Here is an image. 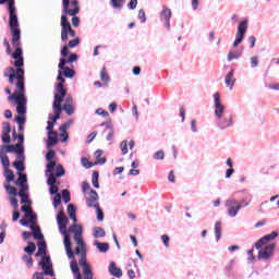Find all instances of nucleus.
Listing matches in <instances>:
<instances>
[{
    "mask_svg": "<svg viewBox=\"0 0 279 279\" xmlns=\"http://www.w3.org/2000/svg\"><path fill=\"white\" fill-rule=\"evenodd\" d=\"M96 209V214H97V221H102L104 220V210H101V207H99V205H96V207H94Z\"/></svg>",
    "mask_w": 279,
    "mask_h": 279,
    "instance_id": "nucleus-53",
    "label": "nucleus"
},
{
    "mask_svg": "<svg viewBox=\"0 0 279 279\" xmlns=\"http://www.w3.org/2000/svg\"><path fill=\"white\" fill-rule=\"evenodd\" d=\"M123 1L124 0H111L112 8L121 10V8H123Z\"/></svg>",
    "mask_w": 279,
    "mask_h": 279,
    "instance_id": "nucleus-54",
    "label": "nucleus"
},
{
    "mask_svg": "<svg viewBox=\"0 0 279 279\" xmlns=\"http://www.w3.org/2000/svg\"><path fill=\"white\" fill-rule=\"evenodd\" d=\"M109 274L114 278H121L123 276V270L117 267V263L110 262L109 264Z\"/></svg>",
    "mask_w": 279,
    "mask_h": 279,
    "instance_id": "nucleus-19",
    "label": "nucleus"
},
{
    "mask_svg": "<svg viewBox=\"0 0 279 279\" xmlns=\"http://www.w3.org/2000/svg\"><path fill=\"white\" fill-rule=\"evenodd\" d=\"M58 131H50L48 132V138L46 140V147L47 149H51V147H56L58 145Z\"/></svg>",
    "mask_w": 279,
    "mask_h": 279,
    "instance_id": "nucleus-16",
    "label": "nucleus"
},
{
    "mask_svg": "<svg viewBox=\"0 0 279 279\" xmlns=\"http://www.w3.org/2000/svg\"><path fill=\"white\" fill-rule=\"evenodd\" d=\"M31 230L36 241H44L45 235H43V231H40V227L31 226Z\"/></svg>",
    "mask_w": 279,
    "mask_h": 279,
    "instance_id": "nucleus-24",
    "label": "nucleus"
},
{
    "mask_svg": "<svg viewBox=\"0 0 279 279\" xmlns=\"http://www.w3.org/2000/svg\"><path fill=\"white\" fill-rule=\"evenodd\" d=\"M15 121H16L17 125H25V122L27 121V119L23 116H17L15 118Z\"/></svg>",
    "mask_w": 279,
    "mask_h": 279,
    "instance_id": "nucleus-63",
    "label": "nucleus"
},
{
    "mask_svg": "<svg viewBox=\"0 0 279 279\" xmlns=\"http://www.w3.org/2000/svg\"><path fill=\"white\" fill-rule=\"evenodd\" d=\"M17 175L19 178L14 181V184L17 186H21V184H27V174L19 172Z\"/></svg>",
    "mask_w": 279,
    "mask_h": 279,
    "instance_id": "nucleus-29",
    "label": "nucleus"
},
{
    "mask_svg": "<svg viewBox=\"0 0 279 279\" xmlns=\"http://www.w3.org/2000/svg\"><path fill=\"white\" fill-rule=\"evenodd\" d=\"M39 265L41 266V269H44L45 276H50V278L56 276V272H53V264L51 263V257L49 255L41 256Z\"/></svg>",
    "mask_w": 279,
    "mask_h": 279,
    "instance_id": "nucleus-9",
    "label": "nucleus"
},
{
    "mask_svg": "<svg viewBox=\"0 0 279 279\" xmlns=\"http://www.w3.org/2000/svg\"><path fill=\"white\" fill-rule=\"evenodd\" d=\"M63 5V13L69 14L70 16H76V14H80V8L76 9H70L71 0H62Z\"/></svg>",
    "mask_w": 279,
    "mask_h": 279,
    "instance_id": "nucleus-17",
    "label": "nucleus"
},
{
    "mask_svg": "<svg viewBox=\"0 0 279 279\" xmlns=\"http://www.w3.org/2000/svg\"><path fill=\"white\" fill-rule=\"evenodd\" d=\"M95 247L100 252V254H106L107 252H110V244L107 242H99L98 240L94 241Z\"/></svg>",
    "mask_w": 279,
    "mask_h": 279,
    "instance_id": "nucleus-20",
    "label": "nucleus"
},
{
    "mask_svg": "<svg viewBox=\"0 0 279 279\" xmlns=\"http://www.w3.org/2000/svg\"><path fill=\"white\" fill-rule=\"evenodd\" d=\"M14 154L17 155V160L25 161V147L15 148Z\"/></svg>",
    "mask_w": 279,
    "mask_h": 279,
    "instance_id": "nucleus-37",
    "label": "nucleus"
},
{
    "mask_svg": "<svg viewBox=\"0 0 279 279\" xmlns=\"http://www.w3.org/2000/svg\"><path fill=\"white\" fill-rule=\"evenodd\" d=\"M236 82V78H234V69H231L225 78V84L230 90L234 87V83Z\"/></svg>",
    "mask_w": 279,
    "mask_h": 279,
    "instance_id": "nucleus-18",
    "label": "nucleus"
},
{
    "mask_svg": "<svg viewBox=\"0 0 279 279\" xmlns=\"http://www.w3.org/2000/svg\"><path fill=\"white\" fill-rule=\"evenodd\" d=\"M60 204H62V194H57L53 197L52 205L54 208H58V206H60Z\"/></svg>",
    "mask_w": 279,
    "mask_h": 279,
    "instance_id": "nucleus-51",
    "label": "nucleus"
},
{
    "mask_svg": "<svg viewBox=\"0 0 279 279\" xmlns=\"http://www.w3.org/2000/svg\"><path fill=\"white\" fill-rule=\"evenodd\" d=\"M24 252L32 256L36 252V244L34 242H28V245L24 247Z\"/></svg>",
    "mask_w": 279,
    "mask_h": 279,
    "instance_id": "nucleus-34",
    "label": "nucleus"
},
{
    "mask_svg": "<svg viewBox=\"0 0 279 279\" xmlns=\"http://www.w3.org/2000/svg\"><path fill=\"white\" fill-rule=\"evenodd\" d=\"M58 191H60L58 185H50V187H49L50 195H60V193H58Z\"/></svg>",
    "mask_w": 279,
    "mask_h": 279,
    "instance_id": "nucleus-62",
    "label": "nucleus"
},
{
    "mask_svg": "<svg viewBox=\"0 0 279 279\" xmlns=\"http://www.w3.org/2000/svg\"><path fill=\"white\" fill-rule=\"evenodd\" d=\"M258 57L257 56H254L251 58V68L252 69H256V66H258Z\"/></svg>",
    "mask_w": 279,
    "mask_h": 279,
    "instance_id": "nucleus-64",
    "label": "nucleus"
},
{
    "mask_svg": "<svg viewBox=\"0 0 279 279\" xmlns=\"http://www.w3.org/2000/svg\"><path fill=\"white\" fill-rule=\"evenodd\" d=\"M71 125H73V120H69L65 123H63L59 130L60 132H66V130H69V128H71Z\"/></svg>",
    "mask_w": 279,
    "mask_h": 279,
    "instance_id": "nucleus-55",
    "label": "nucleus"
},
{
    "mask_svg": "<svg viewBox=\"0 0 279 279\" xmlns=\"http://www.w3.org/2000/svg\"><path fill=\"white\" fill-rule=\"evenodd\" d=\"M47 179V184L48 186H56V183L58 182V180H56V178H58L54 173H50L48 175H46Z\"/></svg>",
    "mask_w": 279,
    "mask_h": 279,
    "instance_id": "nucleus-44",
    "label": "nucleus"
},
{
    "mask_svg": "<svg viewBox=\"0 0 279 279\" xmlns=\"http://www.w3.org/2000/svg\"><path fill=\"white\" fill-rule=\"evenodd\" d=\"M4 169V178L7 182H14V171L10 170V161L7 165H2Z\"/></svg>",
    "mask_w": 279,
    "mask_h": 279,
    "instance_id": "nucleus-22",
    "label": "nucleus"
},
{
    "mask_svg": "<svg viewBox=\"0 0 279 279\" xmlns=\"http://www.w3.org/2000/svg\"><path fill=\"white\" fill-rule=\"evenodd\" d=\"M69 232H71L74 235L82 234V226L80 225H72L69 227Z\"/></svg>",
    "mask_w": 279,
    "mask_h": 279,
    "instance_id": "nucleus-33",
    "label": "nucleus"
},
{
    "mask_svg": "<svg viewBox=\"0 0 279 279\" xmlns=\"http://www.w3.org/2000/svg\"><path fill=\"white\" fill-rule=\"evenodd\" d=\"M76 213H77V208H75V205H73V204L68 205V214H69V216L76 215Z\"/></svg>",
    "mask_w": 279,
    "mask_h": 279,
    "instance_id": "nucleus-61",
    "label": "nucleus"
},
{
    "mask_svg": "<svg viewBox=\"0 0 279 279\" xmlns=\"http://www.w3.org/2000/svg\"><path fill=\"white\" fill-rule=\"evenodd\" d=\"M4 189L9 193V195H13L14 197H16V195H19V190H16V187H14L10 184H5Z\"/></svg>",
    "mask_w": 279,
    "mask_h": 279,
    "instance_id": "nucleus-43",
    "label": "nucleus"
},
{
    "mask_svg": "<svg viewBox=\"0 0 279 279\" xmlns=\"http://www.w3.org/2000/svg\"><path fill=\"white\" fill-rule=\"evenodd\" d=\"M9 27L11 31L13 47L21 45V28H19V16L16 15V8L14 7V0L9 2Z\"/></svg>",
    "mask_w": 279,
    "mask_h": 279,
    "instance_id": "nucleus-2",
    "label": "nucleus"
},
{
    "mask_svg": "<svg viewBox=\"0 0 279 279\" xmlns=\"http://www.w3.org/2000/svg\"><path fill=\"white\" fill-rule=\"evenodd\" d=\"M16 151V146L12 144H4L0 146V162L1 165H8L10 162V157L8 154H14Z\"/></svg>",
    "mask_w": 279,
    "mask_h": 279,
    "instance_id": "nucleus-8",
    "label": "nucleus"
},
{
    "mask_svg": "<svg viewBox=\"0 0 279 279\" xmlns=\"http://www.w3.org/2000/svg\"><path fill=\"white\" fill-rule=\"evenodd\" d=\"M13 138L16 141L17 138V144L15 145L16 148L23 147V144L25 143V136L23 134H16V130H13Z\"/></svg>",
    "mask_w": 279,
    "mask_h": 279,
    "instance_id": "nucleus-26",
    "label": "nucleus"
},
{
    "mask_svg": "<svg viewBox=\"0 0 279 279\" xmlns=\"http://www.w3.org/2000/svg\"><path fill=\"white\" fill-rule=\"evenodd\" d=\"M61 195L64 204H69V202H71V191L64 189L61 191Z\"/></svg>",
    "mask_w": 279,
    "mask_h": 279,
    "instance_id": "nucleus-40",
    "label": "nucleus"
},
{
    "mask_svg": "<svg viewBox=\"0 0 279 279\" xmlns=\"http://www.w3.org/2000/svg\"><path fill=\"white\" fill-rule=\"evenodd\" d=\"M66 174V170H64V166H62L61 163H59L57 167H56V173L54 175L57 178H62L63 175Z\"/></svg>",
    "mask_w": 279,
    "mask_h": 279,
    "instance_id": "nucleus-35",
    "label": "nucleus"
},
{
    "mask_svg": "<svg viewBox=\"0 0 279 279\" xmlns=\"http://www.w3.org/2000/svg\"><path fill=\"white\" fill-rule=\"evenodd\" d=\"M71 27V22H69V17H66V13L63 12L61 15V29H68Z\"/></svg>",
    "mask_w": 279,
    "mask_h": 279,
    "instance_id": "nucleus-32",
    "label": "nucleus"
},
{
    "mask_svg": "<svg viewBox=\"0 0 279 279\" xmlns=\"http://www.w3.org/2000/svg\"><path fill=\"white\" fill-rule=\"evenodd\" d=\"M137 19H140L141 23H146L147 16L145 15V10L141 9L138 11Z\"/></svg>",
    "mask_w": 279,
    "mask_h": 279,
    "instance_id": "nucleus-60",
    "label": "nucleus"
},
{
    "mask_svg": "<svg viewBox=\"0 0 279 279\" xmlns=\"http://www.w3.org/2000/svg\"><path fill=\"white\" fill-rule=\"evenodd\" d=\"M9 101H15L16 106V112L19 117H24V114H27V97H25V92L22 94L13 93L8 97Z\"/></svg>",
    "mask_w": 279,
    "mask_h": 279,
    "instance_id": "nucleus-5",
    "label": "nucleus"
},
{
    "mask_svg": "<svg viewBox=\"0 0 279 279\" xmlns=\"http://www.w3.org/2000/svg\"><path fill=\"white\" fill-rule=\"evenodd\" d=\"M77 45H80V37L70 40L68 47H70V49H75Z\"/></svg>",
    "mask_w": 279,
    "mask_h": 279,
    "instance_id": "nucleus-57",
    "label": "nucleus"
},
{
    "mask_svg": "<svg viewBox=\"0 0 279 279\" xmlns=\"http://www.w3.org/2000/svg\"><path fill=\"white\" fill-rule=\"evenodd\" d=\"M214 108L216 125L219 130H228V128L234 125V117H232V113L226 112V106L221 104V95L219 93L214 94Z\"/></svg>",
    "mask_w": 279,
    "mask_h": 279,
    "instance_id": "nucleus-1",
    "label": "nucleus"
},
{
    "mask_svg": "<svg viewBox=\"0 0 279 279\" xmlns=\"http://www.w3.org/2000/svg\"><path fill=\"white\" fill-rule=\"evenodd\" d=\"M62 101L63 100H59L58 98L53 100L52 102V109L54 114L49 113L48 119L49 121H51V123H54L58 121V119H60L61 114H62Z\"/></svg>",
    "mask_w": 279,
    "mask_h": 279,
    "instance_id": "nucleus-10",
    "label": "nucleus"
},
{
    "mask_svg": "<svg viewBox=\"0 0 279 279\" xmlns=\"http://www.w3.org/2000/svg\"><path fill=\"white\" fill-rule=\"evenodd\" d=\"M74 241L77 243V245L81 246L82 250H86V244H84V239H82V234L74 235Z\"/></svg>",
    "mask_w": 279,
    "mask_h": 279,
    "instance_id": "nucleus-47",
    "label": "nucleus"
},
{
    "mask_svg": "<svg viewBox=\"0 0 279 279\" xmlns=\"http://www.w3.org/2000/svg\"><path fill=\"white\" fill-rule=\"evenodd\" d=\"M244 38H245V35L236 33L235 40L233 41V47L234 48L239 47L243 43Z\"/></svg>",
    "mask_w": 279,
    "mask_h": 279,
    "instance_id": "nucleus-45",
    "label": "nucleus"
},
{
    "mask_svg": "<svg viewBox=\"0 0 279 279\" xmlns=\"http://www.w3.org/2000/svg\"><path fill=\"white\" fill-rule=\"evenodd\" d=\"M22 213L25 214V219L28 220V223H32L33 226L38 222V216L36 213H34V209L32 207H27V205H23L21 207Z\"/></svg>",
    "mask_w": 279,
    "mask_h": 279,
    "instance_id": "nucleus-13",
    "label": "nucleus"
},
{
    "mask_svg": "<svg viewBox=\"0 0 279 279\" xmlns=\"http://www.w3.org/2000/svg\"><path fill=\"white\" fill-rule=\"evenodd\" d=\"M153 158L155 160H165V151L158 150L157 153L154 154Z\"/></svg>",
    "mask_w": 279,
    "mask_h": 279,
    "instance_id": "nucleus-58",
    "label": "nucleus"
},
{
    "mask_svg": "<svg viewBox=\"0 0 279 279\" xmlns=\"http://www.w3.org/2000/svg\"><path fill=\"white\" fill-rule=\"evenodd\" d=\"M56 158V150L49 148L46 154V160L47 162H54L53 159Z\"/></svg>",
    "mask_w": 279,
    "mask_h": 279,
    "instance_id": "nucleus-46",
    "label": "nucleus"
},
{
    "mask_svg": "<svg viewBox=\"0 0 279 279\" xmlns=\"http://www.w3.org/2000/svg\"><path fill=\"white\" fill-rule=\"evenodd\" d=\"M57 81L59 83H57L56 86H54V90H56L54 99H59L61 101H64V97H66V88H64V83L66 82V80L62 75L61 70L58 71Z\"/></svg>",
    "mask_w": 279,
    "mask_h": 279,
    "instance_id": "nucleus-7",
    "label": "nucleus"
},
{
    "mask_svg": "<svg viewBox=\"0 0 279 279\" xmlns=\"http://www.w3.org/2000/svg\"><path fill=\"white\" fill-rule=\"evenodd\" d=\"M225 206L227 208L228 217L234 218L236 217V215H239V210H241V208H247V206H250V203H245L244 205H242L241 203H239V201H236V198L230 197L226 201Z\"/></svg>",
    "mask_w": 279,
    "mask_h": 279,
    "instance_id": "nucleus-6",
    "label": "nucleus"
},
{
    "mask_svg": "<svg viewBox=\"0 0 279 279\" xmlns=\"http://www.w3.org/2000/svg\"><path fill=\"white\" fill-rule=\"evenodd\" d=\"M56 171V161H48L46 165V175H49Z\"/></svg>",
    "mask_w": 279,
    "mask_h": 279,
    "instance_id": "nucleus-41",
    "label": "nucleus"
},
{
    "mask_svg": "<svg viewBox=\"0 0 279 279\" xmlns=\"http://www.w3.org/2000/svg\"><path fill=\"white\" fill-rule=\"evenodd\" d=\"M22 260L26 263L27 267H34V258H32V255H24Z\"/></svg>",
    "mask_w": 279,
    "mask_h": 279,
    "instance_id": "nucleus-49",
    "label": "nucleus"
},
{
    "mask_svg": "<svg viewBox=\"0 0 279 279\" xmlns=\"http://www.w3.org/2000/svg\"><path fill=\"white\" fill-rule=\"evenodd\" d=\"M106 236V230L101 227H95L94 228V238L95 239H104Z\"/></svg>",
    "mask_w": 279,
    "mask_h": 279,
    "instance_id": "nucleus-30",
    "label": "nucleus"
},
{
    "mask_svg": "<svg viewBox=\"0 0 279 279\" xmlns=\"http://www.w3.org/2000/svg\"><path fill=\"white\" fill-rule=\"evenodd\" d=\"M78 265L81 267L88 265V260L86 259V250H83L81 258L78 259Z\"/></svg>",
    "mask_w": 279,
    "mask_h": 279,
    "instance_id": "nucleus-48",
    "label": "nucleus"
},
{
    "mask_svg": "<svg viewBox=\"0 0 279 279\" xmlns=\"http://www.w3.org/2000/svg\"><path fill=\"white\" fill-rule=\"evenodd\" d=\"M274 250H276V244H267L264 248L258 252L259 260H269L274 254Z\"/></svg>",
    "mask_w": 279,
    "mask_h": 279,
    "instance_id": "nucleus-12",
    "label": "nucleus"
},
{
    "mask_svg": "<svg viewBox=\"0 0 279 279\" xmlns=\"http://www.w3.org/2000/svg\"><path fill=\"white\" fill-rule=\"evenodd\" d=\"M61 40H62V43H66V40H69L68 28H61Z\"/></svg>",
    "mask_w": 279,
    "mask_h": 279,
    "instance_id": "nucleus-56",
    "label": "nucleus"
},
{
    "mask_svg": "<svg viewBox=\"0 0 279 279\" xmlns=\"http://www.w3.org/2000/svg\"><path fill=\"white\" fill-rule=\"evenodd\" d=\"M13 167H14V169H16V171H20V172L25 171V161L15 160L13 162Z\"/></svg>",
    "mask_w": 279,
    "mask_h": 279,
    "instance_id": "nucleus-38",
    "label": "nucleus"
},
{
    "mask_svg": "<svg viewBox=\"0 0 279 279\" xmlns=\"http://www.w3.org/2000/svg\"><path fill=\"white\" fill-rule=\"evenodd\" d=\"M92 184L95 189H99V172H97V171L93 172Z\"/></svg>",
    "mask_w": 279,
    "mask_h": 279,
    "instance_id": "nucleus-39",
    "label": "nucleus"
},
{
    "mask_svg": "<svg viewBox=\"0 0 279 279\" xmlns=\"http://www.w3.org/2000/svg\"><path fill=\"white\" fill-rule=\"evenodd\" d=\"M1 141L2 143H4V145H10V143H12V137L10 136V133H2Z\"/></svg>",
    "mask_w": 279,
    "mask_h": 279,
    "instance_id": "nucleus-50",
    "label": "nucleus"
},
{
    "mask_svg": "<svg viewBox=\"0 0 279 279\" xmlns=\"http://www.w3.org/2000/svg\"><path fill=\"white\" fill-rule=\"evenodd\" d=\"M215 236L217 242L221 240V221L215 223Z\"/></svg>",
    "mask_w": 279,
    "mask_h": 279,
    "instance_id": "nucleus-31",
    "label": "nucleus"
},
{
    "mask_svg": "<svg viewBox=\"0 0 279 279\" xmlns=\"http://www.w3.org/2000/svg\"><path fill=\"white\" fill-rule=\"evenodd\" d=\"M38 245V251L37 253L35 254L36 257H39V256H47V242L45 241H39L37 243Z\"/></svg>",
    "mask_w": 279,
    "mask_h": 279,
    "instance_id": "nucleus-23",
    "label": "nucleus"
},
{
    "mask_svg": "<svg viewBox=\"0 0 279 279\" xmlns=\"http://www.w3.org/2000/svg\"><path fill=\"white\" fill-rule=\"evenodd\" d=\"M171 9L163 5L162 11L160 12V21L163 22V25L168 31L171 29Z\"/></svg>",
    "mask_w": 279,
    "mask_h": 279,
    "instance_id": "nucleus-14",
    "label": "nucleus"
},
{
    "mask_svg": "<svg viewBox=\"0 0 279 279\" xmlns=\"http://www.w3.org/2000/svg\"><path fill=\"white\" fill-rule=\"evenodd\" d=\"M236 34H242V35H244V36H245V34H247V21H246V20L241 21V22L239 23Z\"/></svg>",
    "mask_w": 279,
    "mask_h": 279,
    "instance_id": "nucleus-28",
    "label": "nucleus"
},
{
    "mask_svg": "<svg viewBox=\"0 0 279 279\" xmlns=\"http://www.w3.org/2000/svg\"><path fill=\"white\" fill-rule=\"evenodd\" d=\"M14 47H15V51L14 52L11 51V56L13 60H15L13 64L14 66H16V69H22V66H24L25 64V61L23 59V49L21 48V41H20V45Z\"/></svg>",
    "mask_w": 279,
    "mask_h": 279,
    "instance_id": "nucleus-11",
    "label": "nucleus"
},
{
    "mask_svg": "<svg viewBox=\"0 0 279 279\" xmlns=\"http://www.w3.org/2000/svg\"><path fill=\"white\" fill-rule=\"evenodd\" d=\"M269 241H271V238L269 234H266L255 243L254 247H256V250H260L263 245H266V243H269Z\"/></svg>",
    "mask_w": 279,
    "mask_h": 279,
    "instance_id": "nucleus-25",
    "label": "nucleus"
},
{
    "mask_svg": "<svg viewBox=\"0 0 279 279\" xmlns=\"http://www.w3.org/2000/svg\"><path fill=\"white\" fill-rule=\"evenodd\" d=\"M61 75L68 77L69 80H73V77H75V70H73L69 66L61 69Z\"/></svg>",
    "mask_w": 279,
    "mask_h": 279,
    "instance_id": "nucleus-27",
    "label": "nucleus"
},
{
    "mask_svg": "<svg viewBox=\"0 0 279 279\" xmlns=\"http://www.w3.org/2000/svg\"><path fill=\"white\" fill-rule=\"evenodd\" d=\"M64 110V112L71 117V114H73L75 112V107L73 105H63V107H61V111Z\"/></svg>",
    "mask_w": 279,
    "mask_h": 279,
    "instance_id": "nucleus-42",
    "label": "nucleus"
},
{
    "mask_svg": "<svg viewBox=\"0 0 279 279\" xmlns=\"http://www.w3.org/2000/svg\"><path fill=\"white\" fill-rule=\"evenodd\" d=\"M70 269H71L72 274H74V279H84L82 277V272H80V266L77 265V260L73 259L70 263Z\"/></svg>",
    "mask_w": 279,
    "mask_h": 279,
    "instance_id": "nucleus-21",
    "label": "nucleus"
},
{
    "mask_svg": "<svg viewBox=\"0 0 279 279\" xmlns=\"http://www.w3.org/2000/svg\"><path fill=\"white\" fill-rule=\"evenodd\" d=\"M241 58V52L239 51H229L227 56L228 62H232V60H239Z\"/></svg>",
    "mask_w": 279,
    "mask_h": 279,
    "instance_id": "nucleus-36",
    "label": "nucleus"
},
{
    "mask_svg": "<svg viewBox=\"0 0 279 279\" xmlns=\"http://www.w3.org/2000/svg\"><path fill=\"white\" fill-rule=\"evenodd\" d=\"M10 132H12V126L10 125V122H3L2 134H10Z\"/></svg>",
    "mask_w": 279,
    "mask_h": 279,
    "instance_id": "nucleus-52",
    "label": "nucleus"
},
{
    "mask_svg": "<svg viewBox=\"0 0 279 279\" xmlns=\"http://www.w3.org/2000/svg\"><path fill=\"white\" fill-rule=\"evenodd\" d=\"M9 77V84H14V80H17L15 87L17 90L14 93L22 94L25 93V70L23 68H17L15 73L10 75L5 74Z\"/></svg>",
    "mask_w": 279,
    "mask_h": 279,
    "instance_id": "nucleus-4",
    "label": "nucleus"
},
{
    "mask_svg": "<svg viewBox=\"0 0 279 279\" xmlns=\"http://www.w3.org/2000/svg\"><path fill=\"white\" fill-rule=\"evenodd\" d=\"M100 80L102 82H110V76H108V73H106V68H102L100 72Z\"/></svg>",
    "mask_w": 279,
    "mask_h": 279,
    "instance_id": "nucleus-59",
    "label": "nucleus"
},
{
    "mask_svg": "<svg viewBox=\"0 0 279 279\" xmlns=\"http://www.w3.org/2000/svg\"><path fill=\"white\" fill-rule=\"evenodd\" d=\"M89 193V197L86 198V204L88 208H96L99 206V203H97L99 201V194L95 190H90Z\"/></svg>",
    "mask_w": 279,
    "mask_h": 279,
    "instance_id": "nucleus-15",
    "label": "nucleus"
},
{
    "mask_svg": "<svg viewBox=\"0 0 279 279\" xmlns=\"http://www.w3.org/2000/svg\"><path fill=\"white\" fill-rule=\"evenodd\" d=\"M57 223L59 226V231L63 234V243L68 258H73V248H71V235L66 231V226H69V218L64 215L63 210H60L57 215Z\"/></svg>",
    "mask_w": 279,
    "mask_h": 279,
    "instance_id": "nucleus-3",
    "label": "nucleus"
}]
</instances>
